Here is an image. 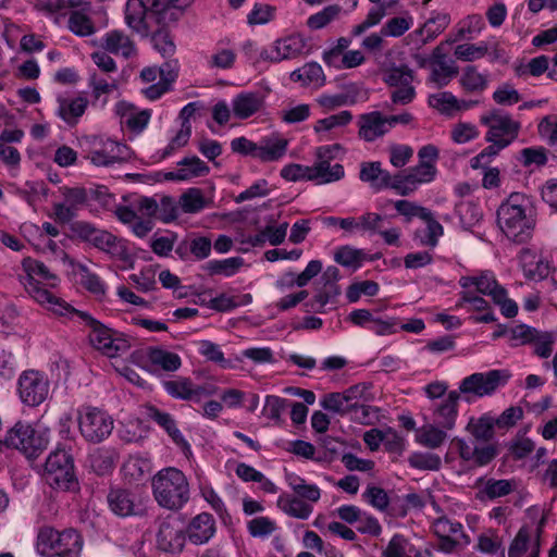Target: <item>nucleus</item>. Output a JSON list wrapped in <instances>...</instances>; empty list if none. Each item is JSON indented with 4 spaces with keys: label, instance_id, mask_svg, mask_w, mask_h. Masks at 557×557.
I'll return each instance as SVG.
<instances>
[{
    "label": "nucleus",
    "instance_id": "39",
    "mask_svg": "<svg viewBox=\"0 0 557 557\" xmlns=\"http://www.w3.org/2000/svg\"><path fill=\"white\" fill-rule=\"evenodd\" d=\"M89 87L91 88V95L94 98V104L106 107L108 103V95L117 88L115 81L108 82L106 78L100 77L97 73H92L89 76Z\"/></svg>",
    "mask_w": 557,
    "mask_h": 557
},
{
    "label": "nucleus",
    "instance_id": "51",
    "mask_svg": "<svg viewBox=\"0 0 557 557\" xmlns=\"http://www.w3.org/2000/svg\"><path fill=\"white\" fill-rule=\"evenodd\" d=\"M428 104L444 115L453 116L457 107V97L450 91L432 94L428 98Z\"/></svg>",
    "mask_w": 557,
    "mask_h": 557
},
{
    "label": "nucleus",
    "instance_id": "34",
    "mask_svg": "<svg viewBox=\"0 0 557 557\" xmlns=\"http://www.w3.org/2000/svg\"><path fill=\"white\" fill-rule=\"evenodd\" d=\"M488 72H480L475 65L465 66L459 77L460 87L468 94L483 92L488 87Z\"/></svg>",
    "mask_w": 557,
    "mask_h": 557
},
{
    "label": "nucleus",
    "instance_id": "55",
    "mask_svg": "<svg viewBox=\"0 0 557 557\" xmlns=\"http://www.w3.org/2000/svg\"><path fill=\"white\" fill-rule=\"evenodd\" d=\"M364 255L362 250L350 246H343L335 252V261L346 268L358 269L361 267Z\"/></svg>",
    "mask_w": 557,
    "mask_h": 557
},
{
    "label": "nucleus",
    "instance_id": "59",
    "mask_svg": "<svg viewBox=\"0 0 557 557\" xmlns=\"http://www.w3.org/2000/svg\"><path fill=\"white\" fill-rule=\"evenodd\" d=\"M555 337L549 332L539 331L530 345L533 346V352L540 358H548L554 350Z\"/></svg>",
    "mask_w": 557,
    "mask_h": 557
},
{
    "label": "nucleus",
    "instance_id": "16",
    "mask_svg": "<svg viewBox=\"0 0 557 557\" xmlns=\"http://www.w3.org/2000/svg\"><path fill=\"white\" fill-rule=\"evenodd\" d=\"M186 533L183 523L176 518L163 520L157 533V547L165 553L176 554L184 548Z\"/></svg>",
    "mask_w": 557,
    "mask_h": 557
},
{
    "label": "nucleus",
    "instance_id": "46",
    "mask_svg": "<svg viewBox=\"0 0 557 557\" xmlns=\"http://www.w3.org/2000/svg\"><path fill=\"white\" fill-rule=\"evenodd\" d=\"M516 487V483L513 480L507 479H488L484 483L483 487L480 490L481 497H486L488 499H495L498 497H504L509 495Z\"/></svg>",
    "mask_w": 557,
    "mask_h": 557
},
{
    "label": "nucleus",
    "instance_id": "45",
    "mask_svg": "<svg viewBox=\"0 0 557 557\" xmlns=\"http://www.w3.org/2000/svg\"><path fill=\"white\" fill-rule=\"evenodd\" d=\"M244 259L240 257H232L223 260H210L203 269L210 275L221 274L224 276H232L243 267Z\"/></svg>",
    "mask_w": 557,
    "mask_h": 557
},
{
    "label": "nucleus",
    "instance_id": "41",
    "mask_svg": "<svg viewBox=\"0 0 557 557\" xmlns=\"http://www.w3.org/2000/svg\"><path fill=\"white\" fill-rule=\"evenodd\" d=\"M447 438V433L443 428L434 424H425L417 432L416 441L420 445L435 449L443 445Z\"/></svg>",
    "mask_w": 557,
    "mask_h": 557
},
{
    "label": "nucleus",
    "instance_id": "26",
    "mask_svg": "<svg viewBox=\"0 0 557 557\" xmlns=\"http://www.w3.org/2000/svg\"><path fill=\"white\" fill-rule=\"evenodd\" d=\"M72 8L82 7L81 10H74L69 15L67 27L69 29L79 37H88L96 33V27L86 12L90 11V2L78 0L70 1Z\"/></svg>",
    "mask_w": 557,
    "mask_h": 557
},
{
    "label": "nucleus",
    "instance_id": "12",
    "mask_svg": "<svg viewBox=\"0 0 557 557\" xmlns=\"http://www.w3.org/2000/svg\"><path fill=\"white\" fill-rule=\"evenodd\" d=\"M17 392L23 404L36 407L48 398L50 382L45 373L26 370L18 377Z\"/></svg>",
    "mask_w": 557,
    "mask_h": 557
},
{
    "label": "nucleus",
    "instance_id": "31",
    "mask_svg": "<svg viewBox=\"0 0 557 557\" xmlns=\"http://www.w3.org/2000/svg\"><path fill=\"white\" fill-rule=\"evenodd\" d=\"M22 265H23V269L25 270V272L27 273V275L29 276V283H28V287H27V290L29 293V295L34 298V296L32 295V287H39L41 289H44V287H41L39 285V281L36 280V277L38 280H41V281H46L50 284V286H55L59 282V278L58 276L52 273L49 268L41 261H38L36 259H33V258H25L22 262ZM46 290V288H45ZM48 292V289H47ZM49 293H51L49 290Z\"/></svg>",
    "mask_w": 557,
    "mask_h": 557
},
{
    "label": "nucleus",
    "instance_id": "43",
    "mask_svg": "<svg viewBox=\"0 0 557 557\" xmlns=\"http://www.w3.org/2000/svg\"><path fill=\"white\" fill-rule=\"evenodd\" d=\"M166 25H156L152 32L147 36H151L153 48L164 58H170L175 53V44L166 30Z\"/></svg>",
    "mask_w": 557,
    "mask_h": 557
},
{
    "label": "nucleus",
    "instance_id": "7",
    "mask_svg": "<svg viewBox=\"0 0 557 557\" xmlns=\"http://www.w3.org/2000/svg\"><path fill=\"white\" fill-rule=\"evenodd\" d=\"M511 374L508 370L495 369L487 372H475L466 376L459 384V394H463L467 401L473 397L482 398L493 395L499 387L505 386Z\"/></svg>",
    "mask_w": 557,
    "mask_h": 557
},
{
    "label": "nucleus",
    "instance_id": "63",
    "mask_svg": "<svg viewBox=\"0 0 557 557\" xmlns=\"http://www.w3.org/2000/svg\"><path fill=\"white\" fill-rule=\"evenodd\" d=\"M490 145L485 147L479 154L473 157L470 160V164L472 169H486L492 160L507 146L499 143H488Z\"/></svg>",
    "mask_w": 557,
    "mask_h": 557
},
{
    "label": "nucleus",
    "instance_id": "57",
    "mask_svg": "<svg viewBox=\"0 0 557 557\" xmlns=\"http://www.w3.org/2000/svg\"><path fill=\"white\" fill-rule=\"evenodd\" d=\"M77 271L81 276V283L82 285L90 293L95 295H103L106 292V285L101 281V278L94 272L90 271V269L86 264H78Z\"/></svg>",
    "mask_w": 557,
    "mask_h": 557
},
{
    "label": "nucleus",
    "instance_id": "54",
    "mask_svg": "<svg viewBox=\"0 0 557 557\" xmlns=\"http://www.w3.org/2000/svg\"><path fill=\"white\" fill-rule=\"evenodd\" d=\"M409 465L419 470L436 471L441 468V457L433 453H412L408 457Z\"/></svg>",
    "mask_w": 557,
    "mask_h": 557
},
{
    "label": "nucleus",
    "instance_id": "32",
    "mask_svg": "<svg viewBox=\"0 0 557 557\" xmlns=\"http://www.w3.org/2000/svg\"><path fill=\"white\" fill-rule=\"evenodd\" d=\"M288 141L276 134L262 137L258 143L257 159L262 162H274L282 159L287 150Z\"/></svg>",
    "mask_w": 557,
    "mask_h": 557
},
{
    "label": "nucleus",
    "instance_id": "30",
    "mask_svg": "<svg viewBox=\"0 0 557 557\" xmlns=\"http://www.w3.org/2000/svg\"><path fill=\"white\" fill-rule=\"evenodd\" d=\"M107 499L111 511L119 517L137 515L139 510L136 496L128 490L112 488Z\"/></svg>",
    "mask_w": 557,
    "mask_h": 557
},
{
    "label": "nucleus",
    "instance_id": "14",
    "mask_svg": "<svg viewBox=\"0 0 557 557\" xmlns=\"http://www.w3.org/2000/svg\"><path fill=\"white\" fill-rule=\"evenodd\" d=\"M435 174L436 169L433 163L420 161L419 164L406 172L396 174L395 191L400 196H408L417 190L420 185L432 182Z\"/></svg>",
    "mask_w": 557,
    "mask_h": 557
},
{
    "label": "nucleus",
    "instance_id": "36",
    "mask_svg": "<svg viewBox=\"0 0 557 557\" xmlns=\"http://www.w3.org/2000/svg\"><path fill=\"white\" fill-rule=\"evenodd\" d=\"M450 23V15L445 12H437L432 15L422 27L413 34L421 36L420 45L424 46L442 34Z\"/></svg>",
    "mask_w": 557,
    "mask_h": 557
},
{
    "label": "nucleus",
    "instance_id": "50",
    "mask_svg": "<svg viewBox=\"0 0 557 557\" xmlns=\"http://www.w3.org/2000/svg\"><path fill=\"white\" fill-rule=\"evenodd\" d=\"M456 212L459 215L460 223L466 230L475 226L482 219L481 208L472 201H462L456 206Z\"/></svg>",
    "mask_w": 557,
    "mask_h": 557
},
{
    "label": "nucleus",
    "instance_id": "9",
    "mask_svg": "<svg viewBox=\"0 0 557 557\" xmlns=\"http://www.w3.org/2000/svg\"><path fill=\"white\" fill-rule=\"evenodd\" d=\"M47 432L36 431L30 424L17 422L8 431L4 445L23 453L27 458H36L48 446Z\"/></svg>",
    "mask_w": 557,
    "mask_h": 557
},
{
    "label": "nucleus",
    "instance_id": "35",
    "mask_svg": "<svg viewBox=\"0 0 557 557\" xmlns=\"http://www.w3.org/2000/svg\"><path fill=\"white\" fill-rule=\"evenodd\" d=\"M520 264L527 277L531 280H542L549 273L548 263L541 256H537L530 249H523L520 252Z\"/></svg>",
    "mask_w": 557,
    "mask_h": 557
},
{
    "label": "nucleus",
    "instance_id": "60",
    "mask_svg": "<svg viewBox=\"0 0 557 557\" xmlns=\"http://www.w3.org/2000/svg\"><path fill=\"white\" fill-rule=\"evenodd\" d=\"M413 24L411 16H396L389 18L381 29L383 36L400 37L403 36Z\"/></svg>",
    "mask_w": 557,
    "mask_h": 557
},
{
    "label": "nucleus",
    "instance_id": "62",
    "mask_svg": "<svg viewBox=\"0 0 557 557\" xmlns=\"http://www.w3.org/2000/svg\"><path fill=\"white\" fill-rule=\"evenodd\" d=\"M247 529L252 537H267L276 529V523L268 517H257L248 521Z\"/></svg>",
    "mask_w": 557,
    "mask_h": 557
},
{
    "label": "nucleus",
    "instance_id": "25",
    "mask_svg": "<svg viewBox=\"0 0 557 557\" xmlns=\"http://www.w3.org/2000/svg\"><path fill=\"white\" fill-rule=\"evenodd\" d=\"M145 414L149 420L156 422L160 428H162L171 437V440L183 450L190 448L188 442L184 438L183 434L178 430L177 423L172 414L162 411L152 405L145 407Z\"/></svg>",
    "mask_w": 557,
    "mask_h": 557
},
{
    "label": "nucleus",
    "instance_id": "61",
    "mask_svg": "<svg viewBox=\"0 0 557 557\" xmlns=\"http://www.w3.org/2000/svg\"><path fill=\"white\" fill-rule=\"evenodd\" d=\"M351 120H352L351 112L344 110L337 114H333V115H330L327 117L317 121L313 128L317 133H320L323 131H331L335 127H341V126L347 125L348 123L351 122Z\"/></svg>",
    "mask_w": 557,
    "mask_h": 557
},
{
    "label": "nucleus",
    "instance_id": "22",
    "mask_svg": "<svg viewBox=\"0 0 557 557\" xmlns=\"http://www.w3.org/2000/svg\"><path fill=\"white\" fill-rule=\"evenodd\" d=\"M114 112L120 117L122 125L137 134L147 127L151 117V110H138L134 104L125 100H121L115 104Z\"/></svg>",
    "mask_w": 557,
    "mask_h": 557
},
{
    "label": "nucleus",
    "instance_id": "2",
    "mask_svg": "<svg viewBox=\"0 0 557 557\" xmlns=\"http://www.w3.org/2000/svg\"><path fill=\"white\" fill-rule=\"evenodd\" d=\"M194 0H127L125 23L141 37H147L156 25H168L178 20Z\"/></svg>",
    "mask_w": 557,
    "mask_h": 557
},
{
    "label": "nucleus",
    "instance_id": "24",
    "mask_svg": "<svg viewBox=\"0 0 557 557\" xmlns=\"http://www.w3.org/2000/svg\"><path fill=\"white\" fill-rule=\"evenodd\" d=\"M215 520L212 515L201 512L195 516L185 528L186 537L195 545L208 543L215 533Z\"/></svg>",
    "mask_w": 557,
    "mask_h": 557
},
{
    "label": "nucleus",
    "instance_id": "3",
    "mask_svg": "<svg viewBox=\"0 0 557 557\" xmlns=\"http://www.w3.org/2000/svg\"><path fill=\"white\" fill-rule=\"evenodd\" d=\"M497 224L509 239L524 243L535 226L532 198L521 193L510 194L497 209Z\"/></svg>",
    "mask_w": 557,
    "mask_h": 557
},
{
    "label": "nucleus",
    "instance_id": "47",
    "mask_svg": "<svg viewBox=\"0 0 557 557\" xmlns=\"http://www.w3.org/2000/svg\"><path fill=\"white\" fill-rule=\"evenodd\" d=\"M488 41H480L479 44H461L455 48L454 54L457 60L462 62H473L485 57L490 51Z\"/></svg>",
    "mask_w": 557,
    "mask_h": 557
},
{
    "label": "nucleus",
    "instance_id": "58",
    "mask_svg": "<svg viewBox=\"0 0 557 557\" xmlns=\"http://www.w3.org/2000/svg\"><path fill=\"white\" fill-rule=\"evenodd\" d=\"M321 407L325 410L345 416L349 414L352 405L347 401L342 393H330L321 400Z\"/></svg>",
    "mask_w": 557,
    "mask_h": 557
},
{
    "label": "nucleus",
    "instance_id": "19",
    "mask_svg": "<svg viewBox=\"0 0 557 557\" xmlns=\"http://www.w3.org/2000/svg\"><path fill=\"white\" fill-rule=\"evenodd\" d=\"M307 51V41L304 36L294 34L282 39H277L270 48V51H263L261 55L270 62H281L287 59H295Z\"/></svg>",
    "mask_w": 557,
    "mask_h": 557
},
{
    "label": "nucleus",
    "instance_id": "23",
    "mask_svg": "<svg viewBox=\"0 0 557 557\" xmlns=\"http://www.w3.org/2000/svg\"><path fill=\"white\" fill-rule=\"evenodd\" d=\"M358 135L364 141L371 143L391 131L387 117L379 111L361 114L358 120Z\"/></svg>",
    "mask_w": 557,
    "mask_h": 557
},
{
    "label": "nucleus",
    "instance_id": "37",
    "mask_svg": "<svg viewBox=\"0 0 557 557\" xmlns=\"http://www.w3.org/2000/svg\"><path fill=\"white\" fill-rule=\"evenodd\" d=\"M148 360L168 372H174L182 366L181 357L172 351L159 347H150L147 350Z\"/></svg>",
    "mask_w": 557,
    "mask_h": 557
},
{
    "label": "nucleus",
    "instance_id": "10",
    "mask_svg": "<svg viewBox=\"0 0 557 557\" xmlns=\"http://www.w3.org/2000/svg\"><path fill=\"white\" fill-rule=\"evenodd\" d=\"M480 123L487 128L485 134L487 143H499L505 146H509L518 137L521 129L519 121L496 109L482 114Z\"/></svg>",
    "mask_w": 557,
    "mask_h": 557
},
{
    "label": "nucleus",
    "instance_id": "56",
    "mask_svg": "<svg viewBox=\"0 0 557 557\" xmlns=\"http://www.w3.org/2000/svg\"><path fill=\"white\" fill-rule=\"evenodd\" d=\"M341 11L342 8L337 4L327 5L320 12L310 15L307 20V25L311 29H321L337 18Z\"/></svg>",
    "mask_w": 557,
    "mask_h": 557
},
{
    "label": "nucleus",
    "instance_id": "33",
    "mask_svg": "<svg viewBox=\"0 0 557 557\" xmlns=\"http://www.w3.org/2000/svg\"><path fill=\"white\" fill-rule=\"evenodd\" d=\"M458 391H451L434 411V422L444 430H451L458 414Z\"/></svg>",
    "mask_w": 557,
    "mask_h": 557
},
{
    "label": "nucleus",
    "instance_id": "8",
    "mask_svg": "<svg viewBox=\"0 0 557 557\" xmlns=\"http://www.w3.org/2000/svg\"><path fill=\"white\" fill-rule=\"evenodd\" d=\"M45 480L55 490L75 491L78 486L72 456L64 449H57L48 456L45 465Z\"/></svg>",
    "mask_w": 557,
    "mask_h": 557
},
{
    "label": "nucleus",
    "instance_id": "52",
    "mask_svg": "<svg viewBox=\"0 0 557 557\" xmlns=\"http://www.w3.org/2000/svg\"><path fill=\"white\" fill-rule=\"evenodd\" d=\"M183 173L184 181L205 176L209 173V166L198 157H186L177 163Z\"/></svg>",
    "mask_w": 557,
    "mask_h": 557
},
{
    "label": "nucleus",
    "instance_id": "28",
    "mask_svg": "<svg viewBox=\"0 0 557 557\" xmlns=\"http://www.w3.org/2000/svg\"><path fill=\"white\" fill-rule=\"evenodd\" d=\"M231 106L235 117L246 120L263 108L264 96L260 91H243L232 99Z\"/></svg>",
    "mask_w": 557,
    "mask_h": 557
},
{
    "label": "nucleus",
    "instance_id": "6",
    "mask_svg": "<svg viewBox=\"0 0 557 557\" xmlns=\"http://www.w3.org/2000/svg\"><path fill=\"white\" fill-rule=\"evenodd\" d=\"M81 145L85 158L95 166H112L128 159V147L106 136H86Z\"/></svg>",
    "mask_w": 557,
    "mask_h": 557
},
{
    "label": "nucleus",
    "instance_id": "27",
    "mask_svg": "<svg viewBox=\"0 0 557 557\" xmlns=\"http://www.w3.org/2000/svg\"><path fill=\"white\" fill-rule=\"evenodd\" d=\"M162 386L170 396L182 400L199 401L202 396L208 394L203 386L196 385L189 377L184 376L163 381Z\"/></svg>",
    "mask_w": 557,
    "mask_h": 557
},
{
    "label": "nucleus",
    "instance_id": "17",
    "mask_svg": "<svg viewBox=\"0 0 557 557\" xmlns=\"http://www.w3.org/2000/svg\"><path fill=\"white\" fill-rule=\"evenodd\" d=\"M55 101V115L70 127L78 124L89 104L88 98L83 92L77 95L59 94Z\"/></svg>",
    "mask_w": 557,
    "mask_h": 557
},
{
    "label": "nucleus",
    "instance_id": "5",
    "mask_svg": "<svg viewBox=\"0 0 557 557\" xmlns=\"http://www.w3.org/2000/svg\"><path fill=\"white\" fill-rule=\"evenodd\" d=\"M82 548L83 539L73 529L42 528L37 537V550L46 557H79Z\"/></svg>",
    "mask_w": 557,
    "mask_h": 557
},
{
    "label": "nucleus",
    "instance_id": "11",
    "mask_svg": "<svg viewBox=\"0 0 557 557\" xmlns=\"http://www.w3.org/2000/svg\"><path fill=\"white\" fill-rule=\"evenodd\" d=\"M77 419L79 432L87 442L100 443L112 433L113 419L96 407L82 408Z\"/></svg>",
    "mask_w": 557,
    "mask_h": 557
},
{
    "label": "nucleus",
    "instance_id": "49",
    "mask_svg": "<svg viewBox=\"0 0 557 557\" xmlns=\"http://www.w3.org/2000/svg\"><path fill=\"white\" fill-rule=\"evenodd\" d=\"M419 557V553L414 547L400 534H395L386 548L383 550V557Z\"/></svg>",
    "mask_w": 557,
    "mask_h": 557
},
{
    "label": "nucleus",
    "instance_id": "48",
    "mask_svg": "<svg viewBox=\"0 0 557 557\" xmlns=\"http://www.w3.org/2000/svg\"><path fill=\"white\" fill-rule=\"evenodd\" d=\"M496 284L497 281L490 271H484L480 275L461 276L459 280V285L462 288L475 286L476 290L483 295L491 293V289L495 288Z\"/></svg>",
    "mask_w": 557,
    "mask_h": 557
},
{
    "label": "nucleus",
    "instance_id": "44",
    "mask_svg": "<svg viewBox=\"0 0 557 557\" xmlns=\"http://www.w3.org/2000/svg\"><path fill=\"white\" fill-rule=\"evenodd\" d=\"M180 210L185 213H198L207 207V200L199 188H188L178 200Z\"/></svg>",
    "mask_w": 557,
    "mask_h": 557
},
{
    "label": "nucleus",
    "instance_id": "53",
    "mask_svg": "<svg viewBox=\"0 0 557 557\" xmlns=\"http://www.w3.org/2000/svg\"><path fill=\"white\" fill-rule=\"evenodd\" d=\"M157 218L163 223H171L175 221L180 215L178 202L171 196H161L160 200H157Z\"/></svg>",
    "mask_w": 557,
    "mask_h": 557
},
{
    "label": "nucleus",
    "instance_id": "20",
    "mask_svg": "<svg viewBox=\"0 0 557 557\" xmlns=\"http://www.w3.org/2000/svg\"><path fill=\"white\" fill-rule=\"evenodd\" d=\"M359 178L376 191L387 188L395 190L396 183L394 181H396V175H392L387 170L383 169L379 161L362 162L360 164Z\"/></svg>",
    "mask_w": 557,
    "mask_h": 557
},
{
    "label": "nucleus",
    "instance_id": "1",
    "mask_svg": "<svg viewBox=\"0 0 557 557\" xmlns=\"http://www.w3.org/2000/svg\"><path fill=\"white\" fill-rule=\"evenodd\" d=\"M30 290L34 299L54 314L66 318L77 315L90 329L91 345L104 356L114 358L131 348V338L127 335L106 326L88 312L75 309L62 298L37 286Z\"/></svg>",
    "mask_w": 557,
    "mask_h": 557
},
{
    "label": "nucleus",
    "instance_id": "64",
    "mask_svg": "<svg viewBox=\"0 0 557 557\" xmlns=\"http://www.w3.org/2000/svg\"><path fill=\"white\" fill-rule=\"evenodd\" d=\"M199 352L206 357L207 360L218 363L223 369L231 367V362L224 358V354L218 344L210 341L200 342Z\"/></svg>",
    "mask_w": 557,
    "mask_h": 557
},
{
    "label": "nucleus",
    "instance_id": "4",
    "mask_svg": "<svg viewBox=\"0 0 557 557\" xmlns=\"http://www.w3.org/2000/svg\"><path fill=\"white\" fill-rule=\"evenodd\" d=\"M152 492L158 505L169 510H178L189 500L188 481L176 468L160 470L152 478Z\"/></svg>",
    "mask_w": 557,
    "mask_h": 557
},
{
    "label": "nucleus",
    "instance_id": "42",
    "mask_svg": "<svg viewBox=\"0 0 557 557\" xmlns=\"http://www.w3.org/2000/svg\"><path fill=\"white\" fill-rule=\"evenodd\" d=\"M277 504L286 515L301 520L308 519L313 511L310 504L298 497H280Z\"/></svg>",
    "mask_w": 557,
    "mask_h": 557
},
{
    "label": "nucleus",
    "instance_id": "15",
    "mask_svg": "<svg viewBox=\"0 0 557 557\" xmlns=\"http://www.w3.org/2000/svg\"><path fill=\"white\" fill-rule=\"evenodd\" d=\"M459 73L455 60L444 52L443 47H435L431 53V69L426 82L438 88L446 87Z\"/></svg>",
    "mask_w": 557,
    "mask_h": 557
},
{
    "label": "nucleus",
    "instance_id": "29",
    "mask_svg": "<svg viewBox=\"0 0 557 557\" xmlns=\"http://www.w3.org/2000/svg\"><path fill=\"white\" fill-rule=\"evenodd\" d=\"M91 245L117 260L124 262L131 260V255L125 242L104 230H100L97 235L91 238Z\"/></svg>",
    "mask_w": 557,
    "mask_h": 557
},
{
    "label": "nucleus",
    "instance_id": "38",
    "mask_svg": "<svg viewBox=\"0 0 557 557\" xmlns=\"http://www.w3.org/2000/svg\"><path fill=\"white\" fill-rule=\"evenodd\" d=\"M294 82H301L304 85L322 86L325 82V76L321 65L317 62H310L302 67L295 70L290 74Z\"/></svg>",
    "mask_w": 557,
    "mask_h": 557
},
{
    "label": "nucleus",
    "instance_id": "40",
    "mask_svg": "<svg viewBox=\"0 0 557 557\" xmlns=\"http://www.w3.org/2000/svg\"><path fill=\"white\" fill-rule=\"evenodd\" d=\"M414 72L408 65H392L383 71V81L389 87H404L412 84Z\"/></svg>",
    "mask_w": 557,
    "mask_h": 557
},
{
    "label": "nucleus",
    "instance_id": "13",
    "mask_svg": "<svg viewBox=\"0 0 557 557\" xmlns=\"http://www.w3.org/2000/svg\"><path fill=\"white\" fill-rule=\"evenodd\" d=\"M338 148V145H332L322 146L317 149L318 161L309 166V181H315L318 184H327L344 177V166L339 163L331 165L329 161L333 158V151Z\"/></svg>",
    "mask_w": 557,
    "mask_h": 557
},
{
    "label": "nucleus",
    "instance_id": "21",
    "mask_svg": "<svg viewBox=\"0 0 557 557\" xmlns=\"http://www.w3.org/2000/svg\"><path fill=\"white\" fill-rule=\"evenodd\" d=\"M100 46L104 51L126 60L137 55L136 44L121 29L106 33L101 38Z\"/></svg>",
    "mask_w": 557,
    "mask_h": 557
},
{
    "label": "nucleus",
    "instance_id": "18",
    "mask_svg": "<svg viewBox=\"0 0 557 557\" xmlns=\"http://www.w3.org/2000/svg\"><path fill=\"white\" fill-rule=\"evenodd\" d=\"M339 278V270L336 267H327L323 272L314 297L306 302L307 311L323 312L324 307L332 302L338 295L339 289L336 284Z\"/></svg>",
    "mask_w": 557,
    "mask_h": 557
}]
</instances>
